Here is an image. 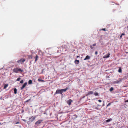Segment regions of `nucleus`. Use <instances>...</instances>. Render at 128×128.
Here are the masks:
<instances>
[{
  "label": "nucleus",
  "mask_w": 128,
  "mask_h": 128,
  "mask_svg": "<svg viewBox=\"0 0 128 128\" xmlns=\"http://www.w3.org/2000/svg\"><path fill=\"white\" fill-rule=\"evenodd\" d=\"M20 83H21V84H22L24 82V81L23 80H21L20 81Z\"/></svg>",
  "instance_id": "b1692460"
},
{
  "label": "nucleus",
  "mask_w": 128,
  "mask_h": 128,
  "mask_svg": "<svg viewBox=\"0 0 128 128\" xmlns=\"http://www.w3.org/2000/svg\"><path fill=\"white\" fill-rule=\"evenodd\" d=\"M58 94H60L62 95L61 90L58 89L55 92L54 95Z\"/></svg>",
  "instance_id": "39448f33"
},
{
  "label": "nucleus",
  "mask_w": 128,
  "mask_h": 128,
  "mask_svg": "<svg viewBox=\"0 0 128 128\" xmlns=\"http://www.w3.org/2000/svg\"><path fill=\"white\" fill-rule=\"evenodd\" d=\"M111 103H110L109 104H108L107 105V106H108L110 105L111 104Z\"/></svg>",
  "instance_id": "393cba45"
},
{
  "label": "nucleus",
  "mask_w": 128,
  "mask_h": 128,
  "mask_svg": "<svg viewBox=\"0 0 128 128\" xmlns=\"http://www.w3.org/2000/svg\"><path fill=\"white\" fill-rule=\"evenodd\" d=\"M104 30V31H106V29L105 28H102L101 29V30Z\"/></svg>",
  "instance_id": "5701e85b"
},
{
  "label": "nucleus",
  "mask_w": 128,
  "mask_h": 128,
  "mask_svg": "<svg viewBox=\"0 0 128 128\" xmlns=\"http://www.w3.org/2000/svg\"><path fill=\"white\" fill-rule=\"evenodd\" d=\"M104 106V104H103V106Z\"/></svg>",
  "instance_id": "c9c22d12"
},
{
  "label": "nucleus",
  "mask_w": 128,
  "mask_h": 128,
  "mask_svg": "<svg viewBox=\"0 0 128 128\" xmlns=\"http://www.w3.org/2000/svg\"><path fill=\"white\" fill-rule=\"evenodd\" d=\"M93 94V92L92 91H89L88 92V93L86 95V96H89L90 94Z\"/></svg>",
  "instance_id": "9b49d317"
},
{
  "label": "nucleus",
  "mask_w": 128,
  "mask_h": 128,
  "mask_svg": "<svg viewBox=\"0 0 128 128\" xmlns=\"http://www.w3.org/2000/svg\"><path fill=\"white\" fill-rule=\"evenodd\" d=\"M112 120V119L111 118H110L106 120V121L107 122H108L111 121Z\"/></svg>",
  "instance_id": "4468645a"
},
{
  "label": "nucleus",
  "mask_w": 128,
  "mask_h": 128,
  "mask_svg": "<svg viewBox=\"0 0 128 128\" xmlns=\"http://www.w3.org/2000/svg\"><path fill=\"white\" fill-rule=\"evenodd\" d=\"M125 102H128V100H125Z\"/></svg>",
  "instance_id": "c85d7f7f"
},
{
  "label": "nucleus",
  "mask_w": 128,
  "mask_h": 128,
  "mask_svg": "<svg viewBox=\"0 0 128 128\" xmlns=\"http://www.w3.org/2000/svg\"><path fill=\"white\" fill-rule=\"evenodd\" d=\"M0 124H1V123H0Z\"/></svg>",
  "instance_id": "4c0bfd02"
},
{
  "label": "nucleus",
  "mask_w": 128,
  "mask_h": 128,
  "mask_svg": "<svg viewBox=\"0 0 128 128\" xmlns=\"http://www.w3.org/2000/svg\"><path fill=\"white\" fill-rule=\"evenodd\" d=\"M36 117V116H32L30 118H29V121L28 122V123L30 124L31 122H32L35 119Z\"/></svg>",
  "instance_id": "f03ea898"
},
{
  "label": "nucleus",
  "mask_w": 128,
  "mask_h": 128,
  "mask_svg": "<svg viewBox=\"0 0 128 128\" xmlns=\"http://www.w3.org/2000/svg\"><path fill=\"white\" fill-rule=\"evenodd\" d=\"M90 56L88 55L86 56L85 58L84 59V60H89L90 58Z\"/></svg>",
  "instance_id": "9d476101"
},
{
  "label": "nucleus",
  "mask_w": 128,
  "mask_h": 128,
  "mask_svg": "<svg viewBox=\"0 0 128 128\" xmlns=\"http://www.w3.org/2000/svg\"><path fill=\"white\" fill-rule=\"evenodd\" d=\"M68 88L67 87H66V88L63 89H62L61 90L62 93L64 92H65L66 91V90L68 89Z\"/></svg>",
  "instance_id": "1a4fd4ad"
},
{
  "label": "nucleus",
  "mask_w": 128,
  "mask_h": 128,
  "mask_svg": "<svg viewBox=\"0 0 128 128\" xmlns=\"http://www.w3.org/2000/svg\"><path fill=\"white\" fill-rule=\"evenodd\" d=\"M27 84V82H26L23 84L22 86L20 88V90H22L26 86Z\"/></svg>",
  "instance_id": "0eeeda50"
},
{
  "label": "nucleus",
  "mask_w": 128,
  "mask_h": 128,
  "mask_svg": "<svg viewBox=\"0 0 128 128\" xmlns=\"http://www.w3.org/2000/svg\"><path fill=\"white\" fill-rule=\"evenodd\" d=\"M122 35H121L120 36V38H122Z\"/></svg>",
  "instance_id": "2f4dec72"
},
{
  "label": "nucleus",
  "mask_w": 128,
  "mask_h": 128,
  "mask_svg": "<svg viewBox=\"0 0 128 128\" xmlns=\"http://www.w3.org/2000/svg\"><path fill=\"white\" fill-rule=\"evenodd\" d=\"M13 72L17 73L18 72H22L23 71V70L20 68H14L13 70Z\"/></svg>",
  "instance_id": "f257e3e1"
},
{
  "label": "nucleus",
  "mask_w": 128,
  "mask_h": 128,
  "mask_svg": "<svg viewBox=\"0 0 128 128\" xmlns=\"http://www.w3.org/2000/svg\"><path fill=\"white\" fill-rule=\"evenodd\" d=\"M94 94L96 96H98V92H95Z\"/></svg>",
  "instance_id": "412c9836"
},
{
  "label": "nucleus",
  "mask_w": 128,
  "mask_h": 128,
  "mask_svg": "<svg viewBox=\"0 0 128 128\" xmlns=\"http://www.w3.org/2000/svg\"><path fill=\"white\" fill-rule=\"evenodd\" d=\"M8 86V84H4V87L3 89H6V88Z\"/></svg>",
  "instance_id": "ddd939ff"
},
{
  "label": "nucleus",
  "mask_w": 128,
  "mask_h": 128,
  "mask_svg": "<svg viewBox=\"0 0 128 128\" xmlns=\"http://www.w3.org/2000/svg\"><path fill=\"white\" fill-rule=\"evenodd\" d=\"M90 48H91L92 49H93V47H92V45L90 46Z\"/></svg>",
  "instance_id": "a878e982"
},
{
  "label": "nucleus",
  "mask_w": 128,
  "mask_h": 128,
  "mask_svg": "<svg viewBox=\"0 0 128 128\" xmlns=\"http://www.w3.org/2000/svg\"><path fill=\"white\" fill-rule=\"evenodd\" d=\"M20 79L21 78H18L17 80V81H19Z\"/></svg>",
  "instance_id": "4be33fe9"
},
{
  "label": "nucleus",
  "mask_w": 128,
  "mask_h": 128,
  "mask_svg": "<svg viewBox=\"0 0 128 128\" xmlns=\"http://www.w3.org/2000/svg\"><path fill=\"white\" fill-rule=\"evenodd\" d=\"M121 35H122H122H125V34L124 33H122V34Z\"/></svg>",
  "instance_id": "7c9ffc66"
},
{
  "label": "nucleus",
  "mask_w": 128,
  "mask_h": 128,
  "mask_svg": "<svg viewBox=\"0 0 128 128\" xmlns=\"http://www.w3.org/2000/svg\"><path fill=\"white\" fill-rule=\"evenodd\" d=\"M23 121H25V120H23Z\"/></svg>",
  "instance_id": "72a5a7b5"
},
{
  "label": "nucleus",
  "mask_w": 128,
  "mask_h": 128,
  "mask_svg": "<svg viewBox=\"0 0 128 128\" xmlns=\"http://www.w3.org/2000/svg\"><path fill=\"white\" fill-rule=\"evenodd\" d=\"M40 52H42L41 51H40Z\"/></svg>",
  "instance_id": "f704fd0d"
},
{
  "label": "nucleus",
  "mask_w": 128,
  "mask_h": 128,
  "mask_svg": "<svg viewBox=\"0 0 128 128\" xmlns=\"http://www.w3.org/2000/svg\"><path fill=\"white\" fill-rule=\"evenodd\" d=\"M98 101L99 102H102V100H98Z\"/></svg>",
  "instance_id": "c756f323"
},
{
  "label": "nucleus",
  "mask_w": 128,
  "mask_h": 128,
  "mask_svg": "<svg viewBox=\"0 0 128 128\" xmlns=\"http://www.w3.org/2000/svg\"><path fill=\"white\" fill-rule=\"evenodd\" d=\"M98 54V52L97 51H96L95 53V54L96 55H97Z\"/></svg>",
  "instance_id": "bb28decb"
},
{
  "label": "nucleus",
  "mask_w": 128,
  "mask_h": 128,
  "mask_svg": "<svg viewBox=\"0 0 128 128\" xmlns=\"http://www.w3.org/2000/svg\"><path fill=\"white\" fill-rule=\"evenodd\" d=\"M118 72H122V69L120 68H119L118 70Z\"/></svg>",
  "instance_id": "dca6fc26"
},
{
  "label": "nucleus",
  "mask_w": 128,
  "mask_h": 128,
  "mask_svg": "<svg viewBox=\"0 0 128 128\" xmlns=\"http://www.w3.org/2000/svg\"><path fill=\"white\" fill-rule=\"evenodd\" d=\"M110 54L109 53L106 55L104 56L103 57V58H108L110 57Z\"/></svg>",
  "instance_id": "6e6552de"
},
{
  "label": "nucleus",
  "mask_w": 128,
  "mask_h": 128,
  "mask_svg": "<svg viewBox=\"0 0 128 128\" xmlns=\"http://www.w3.org/2000/svg\"><path fill=\"white\" fill-rule=\"evenodd\" d=\"M32 80H30L28 81V84H32Z\"/></svg>",
  "instance_id": "a211bd4d"
},
{
  "label": "nucleus",
  "mask_w": 128,
  "mask_h": 128,
  "mask_svg": "<svg viewBox=\"0 0 128 128\" xmlns=\"http://www.w3.org/2000/svg\"><path fill=\"white\" fill-rule=\"evenodd\" d=\"M43 121V120H39L35 123V124L36 125L38 126Z\"/></svg>",
  "instance_id": "20e7f679"
},
{
  "label": "nucleus",
  "mask_w": 128,
  "mask_h": 128,
  "mask_svg": "<svg viewBox=\"0 0 128 128\" xmlns=\"http://www.w3.org/2000/svg\"><path fill=\"white\" fill-rule=\"evenodd\" d=\"M74 62L76 64H78L79 62V60H76L74 61Z\"/></svg>",
  "instance_id": "f8f14e48"
},
{
  "label": "nucleus",
  "mask_w": 128,
  "mask_h": 128,
  "mask_svg": "<svg viewBox=\"0 0 128 128\" xmlns=\"http://www.w3.org/2000/svg\"><path fill=\"white\" fill-rule=\"evenodd\" d=\"M38 80L39 82H44V80H41V79H38Z\"/></svg>",
  "instance_id": "2eb2a0df"
},
{
  "label": "nucleus",
  "mask_w": 128,
  "mask_h": 128,
  "mask_svg": "<svg viewBox=\"0 0 128 128\" xmlns=\"http://www.w3.org/2000/svg\"><path fill=\"white\" fill-rule=\"evenodd\" d=\"M96 46V44H92V46Z\"/></svg>",
  "instance_id": "cd10ccee"
},
{
  "label": "nucleus",
  "mask_w": 128,
  "mask_h": 128,
  "mask_svg": "<svg viewBox=\"0 0 128 128\" xmlns=\"http://www.w3.org/2000/svg\"><path fill=\"white\" fill-rule=\"evenodd\" d=\"M26 60L24 58H22L20 60H18L17 62L18 63H20L21 64H22Z\"/></svg>",
  "instance_id": "7ed1b4c3"
},
{
  "label": "nucleus",
  "mask_w": 128,
  "mask_h": 128,
  "mask_svg": "<svg viewBox=\"0 0 128 128\" xmlns=\"http://www.w3.org/2000/svg\"><path fill=\"white\" fill-rule=\"evenodd\" d=\"M14 94H16L17 93V89H16V88H15L14 89Z\"/></svg>",
  "instance_id": "f3484780"
},
{
  "label": "nucleus",
  "mask_w": 128,
  "mask_h": 128,
  "mask_svg": "<svg viewBox=\"0 0 128 128\" xmlns=\"http://www.w3.org/2000/svg\"><path fill=\"white\" fill-rule=\"evenodd\" d=\"M114 90V88L113 87H111L110 89V92Z\"/></svg>",
  "instance_id": "aec40b11"
},
{
  "label": "nucleus",
  "mask_w": 128,
  "mask_h": 128,
  "mask_svg": "<svg viewBox=\"0 0 128 128\" xmlns=\"http://www.w3.org/2000/svg\"><path fill=\"white\" fill-rule=\"evenodd\" d=\"M73 101L71 99H70L68 100L67 102V103L69 105H71V103Z\"/></svg>",
  "instance_id": "423d86ee"
},
{
  "label": "nucleus",
  "mask_w": 128,
  "mask_h": 128,
  "mask_svg": "<svg viewBox=\"0 0 128 128\" xmlns=\"http://www.w3.org/2000/svg\"><path fill=\"white\" fill-rule=\"evenodd\" d=\"M78 56H77V57H78Z\"/></svg>",
  "instance_id": "e433bc0d"
},
{
  "label": "nucleus",
  "mask_w": 128,
  "mask_h": 128,
  "mask_svg": "<svg viewBox=\"0 0 128 128\" xmlns=\"http://www.w3.org/2000/svg\"><path fill=\"white\" fill-rule=\"evenodd\" d=\"M38 57L37 55H36V57H35V61H36L38 60Z\"/></svg>",
  "instance_id": "6ab92c4d"
},
{
  "label": "nucleus",
  "mask_w": 128,
  "mask_h": 128,
  "mask_svg": "<svg viewBox=\"0 0 128 128\" xmlns=\"http://www.w3.org/2000/svg\"><path fill=\"white\" fill-rule=\"evenodd\" d=\"M19 124V122H16V124Z\"/></svg>",
  "instance_id": "473e14b6"
}]
</instances>
